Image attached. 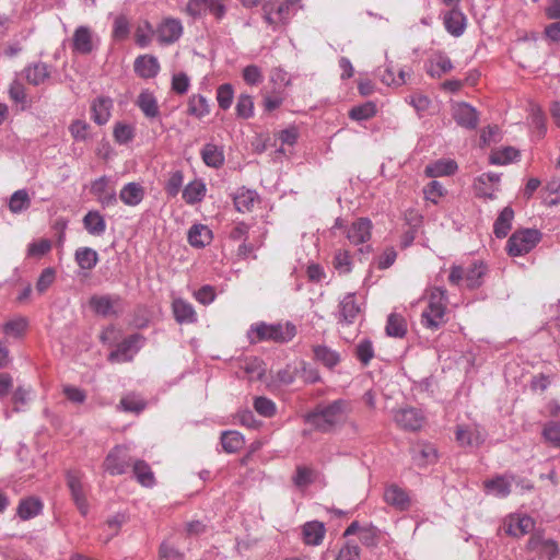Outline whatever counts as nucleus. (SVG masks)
Listing matches in <instances>:
<instances>
[{
  "instance_id": "6e6552de",
  "label": "nucleus",
  "mask_w": 560,
  "mask_h": 560,
  "mask_svg": "<svg viewBox=\"0 0 560 560\" xmlns=\"http://www.w3.org/2000/svg\"><path fill=\"white\" fill-rule=\"evenodd\" d=\"M144 338L139 334L130 335L117 345V348L108 355L110 362H129L142 348Z\"/></svg>"
},
{
  "instance_id": "f257e3e1",
  "label": "nucleus",
  "mask_w": 560,
  "mask_h": 560,
  "mask_svg": "<svg viewBox=\"0 0 560 560\" xmlns=\"http://www.w3.org/2000/svg\"><path fill=\"white\" fill-rule=\"evenodd\" d=\"M351 411L352 402L349 399L339 398L317 404L304 416V422L320 433H330L346 422Z\"/></svg>"
},
{
  "instance_id": "3c124183",
  "label": "nucleus",
  "mask_w": 560,
  "mask_h": 560,
  "mask_svg": "<svg viewBox=\"0 0 560 560\" xmlns=\"http://www.w3.org/2000/svg\"><path fill=\"white\" fill-rule=\"evenodd\" d=\"M236 115L238 118L248 119L254 115V101L248 94H241L236 103Z\"/></svg>"
},
{
  "instance_id": "0eeeda50",
  "label": "nucleus",
  "mask_w": 560,
  "mask_h": 560,
  "mask_svg": "<svg viewBox=\"0 0 560 560\" xmlns=\"http://www.w3.org/2000/svg\"><path fill=\"white\" fill-rule=\"evenodd\" d=\"M291 5L287 0H268L262 4V13L265 22L273 30L279 25L287 24L290 19Z\"/></svg>"
},
{
  "instance_id": "f3484780",
  "label": "nucleus",
  "mask_w": 560,
  "mask_h": 560,
  "mask_svg": "<svg viewBox=\"0 0 560 560\" xmlns=\"http://www.w3.org/2000/svg\"><path fill=\"white\" fill-rule=\"evenodd\" d=\"M68 487L71 492V497L79 509L80 513L85 516L89 512V504L86 502L85 492L83 489V485L79 478V476L74 472H69L67 475Z\"/></svg>"
},
{
  "instance_id": "c9c22d12",
  "label": "nucleus",
  "mask_w": 560,
  "mask_h": 560,
  "mask_svg": "<svg viewBox=\"0 0 560 560\" xmlns=\"http://www.w3.org/2000/svg\"><path fill=\"white\" fill-rule=\"evenodd\" d=\"M132 471L138 480L144 487H152L155 482L154 474L151 467L142 459L132 463Z\"/></svg>"
},
{
  "instance_id": "a211bd4d",
  "label": "nucleus",
  "mask_w": 560,
  "mask_h": 560,
  "mask_svg": "<svg viewBox=\"0 0 560 560\" xmlns=\"http://www.w3.org/2000/svg\"><path fill=\"white\" fill-rule=\"evenodd\" d=\"M133 69L140 78L152 79L158 75L160 71V63L156 57L143 55L136 58Z\"/></svg>"
},
{
  "instance_id": "2f4dec72",
  "label": "nucleus",
  "mask_w": 560,
  "mask_h": 560,
  "mask_svg": "<svg viewBox=\"0 0 560 560\" xmlns=\"http://www.w3.org/2000/svg\"><path fill=\"white\" fill-rule=\"evenodd\" d=\"M514 219V211L511 207H505L498 215L493 224V233L498 238L505 237L511 228Z\"/></svg>"
},
{
  "instance_id": "c85d7f7f",
  "label": "nucleus",
  "mask_w": 560,
  "mask_h": 560,
  "mask_svg": "<svg viewBox=\"0 0 560 560\" xmlns=\"http://www.w3.org/2000/svg\"><path fill=\"white\" fill-rule=\"evenodd\" d=\"M457 164L453 160H439L428 164L424 168L427 177L434 178L440 176H448L456 172Z\"/></svg>"
},
{
  "instance_id": "79ce46f5",
  "label": "nucleus",
  "mask_w": 560,
  "mask_h": 560,
  "mask_svg": "<svg viewBox=\"0 0 560 560\" xmlns=\"http://www.w3.org/2000/svg\"><path fill=\"white\" fill-rule=\"evenodd\" d=\"M188 114L197 118H202L210 113L209 104L203 95H191L188 101Z\"/></svg>"
},
{
  "instance_id": "a878e982",
  "label": "nucleus",
  "mask_w": 560,
  "mask_h": 560,
  "mask_svg": "<svg viewBox=\"0 0 560 560\" xmlns=\"http://www.w3.org/2000/svg\"><path fill=\"white\" fill-rule=\"evenodd\" d=\"M258 200V194L255 190L242 187L234 194L233 202L238 212H250L255 202Z\"/></svg>"
},
{
  "instance_id": "aec40b11",
  "label": "nucleus",
  "mask_w": 560,
  "mask_h": 560,
  "mask_svg": "<svg viewBox=\"0 0 560 560\" xmlns=\"http://www.w3.org/2000/svg\"><path fill=\"white\" fill-rule=\"evenodd\" d=\"M136 105L142 112V114L150 120L160 117V107L158 100L152 92L143 90L136 100Z\"/></svg>"
},
{
  "instance_id": "423d86ee",
  "label": "nucleus",
  "mask_w": 560,
  "mask_h": 560,
  "mask_svg": "<svg viewBox=\"0 0 560 560\" xmlns=\"http://www.w3.org/2000/svg\"><path fill=\"white\" fill-rule=\"evenodd\" d=\"M90 192L94 196L102 208L113 207L117 203L116 183L106 175H103L91 183Z\"/></svg>"
},
{
  "instance_id": "1a4fd4ad",
  "label": "nucleus",
  "mask_w": 560,
  "mask_h": 560,
  "mask_svg": "<svg viewBox=\"0 0 560 560\" xmlns=\"http://www.w3.org/2000/svg\"><path fill=\"white\" fill-rule=\"evenodd\" d=\"M186 12L194 19L209 13L217 20H222L226 13V7L222 0H188Z\"/></svg>"
},
{
  "instance_id": "6e6d98bb",
  "label": "nucleus",
  "mask_w": 560,
  "mask_h": 560,
  "mask_svg": "<svg viewBox=\"0 0 560 560\" xmlns=\"http://www.w3.org/2000/svg\"><path fill=\"white\" fill-rule=\"evenodd\" d=\"M254 408L257 413L266 418L275 416L277 411L276 404L271 399L264 396L256 397L254 399Z\"/></svg>"
},
{
  "instance_id": "603ef678",
  "label": "nucleus",
  "mask_w": 560,
  "mask_h": 560,
  "mask_svg": "<svg viewBox=\"0 0 560 560\" xmlns=\"http://www.w3.org/2000/svg\"><path fill=\"white\" fill-rule=\"evenodd\" d=\"M234 98V90L230 83L220 85L217 90V101L221 109L226 110L231 107Z\"/></svg>"
},
{
  "instance_id": "864d4df0",
  "label": "nucleus",
  "mask_w": 560,
  "mask_h": 560,
  "mask_svg": "<svg viewBox=\"0 0 560 560\" xmlns=\"http://www.w3.org/2000/svg\"><path fill=\"white\" fill-rule=\"evenodd\" d=\"M183 183L184 174L180 170H176L170 173L164 189L170 197H176L183 186Z\"/></svg>"
},
{
  "instance_id": "e2e57ef3",
  "label": "nucleus",
  "mask_w": 560,
  "mask_h": 560,
  "mask_svg": "<svg viewBox=\"0 0 560 560\" xmlns=\"http://www.w3.org/2000/svg\"><path fill=\"white\" fill-rule=\"evenodd\" d=\"M129 21L125 15H119L114 21L113 35L116 39H125L129 34Z\"/></svg>"
},
{
  "instance_id": "680f3d73",
  "label": "nucleus",
  "mask_w": 560,
  "mask_h": 560,
  "mask_svg": "<svg viewBox=\"0 0 560 560\" xmlns=\"http://www.w3.org/2000/svg\"><path fill=\"white\" fill-rule=\"evenodd\" d=\"M299 368L287 365L277 372V381L282 385H291L299 376Z\"/></svg>"
},
{
  "instance_id": "58836bf2",
  "label": "nucleus",
  "mask_w": 560,
  "mask_h": 560,
  "mask_svg": "<svg viewBox=\"0 0 560 560\" xmlns=\"http://www.w3.org/2000/svg\"><path fill=\"white\" fill-rule=\"evenodd\" d=\"M245 441L243 435L237 431H224L221 434V444L226 453H235L240 451Z\"/></svg>"
},
{
  "instance_id": "f704fd0d",
  "label": "nucleus",
  "mask_w": 560,
  "mask_h": 560,
  "mask_svg": "<svg viewBox=\"0 0 560 560\" xmlns=\"http://www.w3.org/2000/svg\"><path fill=\"white\" fill-rule=\"evenodd\" d=\"M385 330L389 337L402 338L407 334V322L405 317L397 313L389 314Z\"/></svg>"
},
{
  "instance_id": "72a5a7b5",
  "label": "nucleus",
  "mask_w": 560,
  "mask_h": 560,
  "mask_svg": "<svg viewBox=\"0 0 560 560\" xmlns=\"http://www.w3.org/2000/svg\"><path fill=\"white\" fill-rule=\"evenodd\" d=\"M313 352L314 358L328 369L335 368L340 362L339 353L327 346H315Z\"/></svg>"
},
{
  "instance_id": "4468645a",
  "label": "nucleus",
  "mask_w": 560,
  "mask_h": 560,
  "mask_svg": "<svg viewBox=\"0 0 560 560\" xmlns=\"http://www.w3.org/2000/svg\"><path fill=\"white\" fill-rule=\"evenodd\" d=\"M383 498L388 505L397 511L408 510L411 503L407 491L395 483L385 488Z\"/></svg>"
},
{
  "instance_id": "de8ad7c7",
  "label": "nucleus",
  "mask_w": 560,
  "mask_h": 560,
  "mask_svg": "<svg viewBox=\"0 0 560 560\" xmlns=\"http://www.w3.org/2000/svg\"><path fill=\"white\" fill-rule=\"evenodd\" d=\"M31 205V199L25 189L16 190L9 200V209L13 213H20L27 209Z\"/></svg>"
},
{
  "instance_id": "bb28decb",
  "label": "nucleus",
  "mask_w": 560,
  "mask_h": 560,
  "mask_svg": "<svg viewBox=\"0 0 560 560\" xmlns=\"http://www.w3.org/2000/svg\"><path fill=\"white\" fill-rule=\"evenodd\" d=\"M188 242L192 247L202 248L212 241V231L205 224H194L188 231Z\"/></svg>"
},
{
  "instance_id": "052dcab7",
  "label": "nucleus",
  "mask_w": 560,
  "mask_h": 560,
  "mask_svg": "<svg viewBox=\"0 0 560 560\" xmlns=\"http://www.w3.org/2000/svg\"><path fill=\"white\" fill-rule=\"evenodd\" d=\"M357 357L364 365L369 364V362L372 360L374 357V349L372 342L369 339H363L358 343Z\"/></svg>"
},
{
  "instance_id": "ddd939ff",
  "label": "nucleus",
  "mask_w": 560,
  "mask_h": 560,
  "mask_svg": "<svg viewBox=\"0 0 560 560\" xmlns=\"http://www.w3.org/2000/svg\"><path fill=\"white\" fill-rule=\"evenodd\" d=\"M453 118L463 128L472 130L478 126L479 115L475 107L468 103H457L453 107Z\"/></svg>"
},
{
  "instance_id": "6ab92c4d",
  "label": "nucleus",
  "mask_w": 560,
  "mask_h": 560,
  "mask_svg": "<svg viewBox=\"0 0 560 560\" xmlns=\"http://www.w3.org/2000/svg\"><path fill=\"white\" fill-rule=\"evenodd\" d=\"M172 312L178 324H194L197 322V313L194 306L184 299L173 300Z\"/></svg>"
},
{
  "instance_id": "cd10ccee",
  "label": "nucleus",
  "mask_w": 560,
  "mask_h": 560,
  "mask_svg": "<svg viewBox=\"0 0 560 560\" xmlns=\"http://www.w3.org/2000/svg\"><path fill=\"white\" fill-rule=\"evenodd\" d=\"M339 308V320L347 324L353 323L360 312V307L357 304L355 295L353 293L347 294L340 301Z\"/></svg>"
},
{
  "instance_id": "13d9d810",
  "label": "nucleus",
  "mask_w": 560,
  "mask_h": 560,
  "mask_svg": "<svg viewBox=\"0 0 560 560\" xmlns=\"http://www.w3.org/2000/svg\"><path fill=\"white\" fill-rule=\"evenodd\" d=\"M90 125L82 119L73 120L69 126V132L75 141H85L90 136Z\"/></svg>"
},
{
  "instance_id": "4c0bfd02",
  "label": "nucleus",
  "mask_w": 560,
  "mask_h": 560,
  "mask_svg": "<svg viewBox=\"0 0 560 560\" xmlns=\"http://www.w3.org/2000/svg\"><path fill=\"white\" fill-rule=\"evenodd\" d=\"M28 322L25 317L18 316L2 325V331L7 337L21 338L24 336Z\"/></svg>"
},
{
  "instance_id": "7ed1b4c3",
  "label": "nucleus",
  "mask_w": 560,
  "mask_h": 560,
  "mask_svg": "<svg viewBox=\"0 0 560 560\" xmlns=\"http://www.w3.org/2000/svg\"><path fill=\"white\" fill-rule=\"evenodd\" d=\"M295 335L294 326L287 324L268 325L265 323L252 326L248 331V338L252 342H258L262 340H272L277 342H285L291 340Z\"/></svg>"
},
{
  "instance_id": "5fc2aeb1",
  "label": "nucleus",
  "mask_w": 560,
  "mask_h": 560,
  "mask_svg": "<svg viewBox=\"0 0 560 560\" xmlns=\"http://www.w3.org/2000/svg\"><path fill=\"white\" fill-rule=\"evenodd\" d=\"M115 141L119 144H127L135 137V130L130 125L117 122L113 131Z\"/></svg>"
},
{
  "instance_id": "ea45409f",
  "label": "nucleus",
  "mask_w": 560,
  "mask_h": 560,
  "mask_svg": "<svg viewBox=\"0 0 560 560\" xmlns=\"http://www.w3.org/2000/svg\"><path fill=\"white\" fill-rule=\"evenodd\" d=\"M206 195V186L202 182H191L183 190V199L188 205H195L202 200Z\"/></svg>"
},
{
  "instance_id": "4d7b16f0",
  "label": "nucleus",
  "mask_w": 560,
  "mask_h": 560,
  "mask_svg": "<svg viewBox=\"0 0 560 560\" xmlns=\"http://www.w3.org/2000/svg\"><path fill=\"white\" fill-rule=\"evenodd\" d=\"M90 305L95 313L103 316L109 315L113 311L112 299L107 295L92 296L90 300Z\"/></svg>"
},
{
  "instance_id": "09e8293b",
  "label": "nucleus",
  "mask_w": 560,
  "mask_h": 560,
  "mask_svg": "<svg viewBox=\"0 0 560 560\" xmlns=\"http://www.w3.org/2000/svg\"><path fill=\"white\" fill-rule=\"evenodd\" d=\"M456 441L462 446H477L482 442V439L477 431L458 427L456 430Z\"/></svg>"
},
{
  "instance_id": "9b49d317",
  "label": "nucleus",
  "mask_w": 560,
  "mask_h": 560,
  "mask_svg": "<svg viewBox=\"0 0 560 560\" xmlns=\"http://www.w3.org/2000/svg\"><path fill=\"white\" fill-rule=\"evenodd\" d=\"M393 419L399 428L407 431L419 430L424 421L422 412L413 407H404L395 410Z\"/></svg>"
},
{
  "instance_id": "338daca9",
  "label": "nucleus",
  "mask_w": 560,
  "mask_h": 560,
  "mask_svg": "<svg viewBox=\"0 0 560 560\" xmlns=\"http://www.w3.org/2000/svg\"><path fill=\"white\" fill-rule=\"evenodd\" d=\"M243 79L249 85H256L260 83L264 79L261 70L255 66L249 65L243 70Z\"/></svg>"
},
{
  "instance_id": "f8f14e48",
  "label": "nucleus",
  "mask_w": 560,
  "mask_h": 560,
  "mask_svg": "<svg viewBox=\"0 0 560 560\" xmlns=\"http://www.w3.org/2000/svg\"><path fill=\"white\" fill-rule=\"evenodd\" d=\"M33 69L27 67L23 72L19 74V77L11 83L9 89L10 98L20 106V109L24 110L28 106V101L25 93V86L23 81L26 80L30 83H35V80H32Z\"/></svg>"
},
{
  "instance_id": "69168bd1",
  "label": "nucleus",
  "mask_w": 560,
  "mask_h": 560,
  "mask_svg": "<svg viewBox=\"0 0 560 560\" xmlns=\"http://www.w3.org/2000/svg\"><path fill=\"white\" fill-rule=\"evenodd\" d=\"M544 438L552 443L555 446H560V424L557 422H549L545 425L542 431Z\"/></svg>"
},
{
  "instance_id": "c03bdc74",
  "label": "nucleus",
  "mask_w": 560,
  "mask_h": 560,
  "mask_svg": "<svg viewBox=\"0 0 560 560\" xmlns=\"http://www.w3.org/2000/svg\"><path fill=\"white\" fill-rule=\"evenodd\" d=\"M332 266L339 275H348L352 270V257L349 250L338 249L332 259Z\"/></svg>"
},
{
  "instance_id": "bf43d9fd",
  "label": "nucleus",
  "mask_w": 560,
  "mask_h": 560,
  "mask_svg": "<svg viewBox=\"0 0 560 560\" xmlns=\"http://www.w3.org/2000/svg\"><path fill=\"white\" fill-rule=\"evenodd\" d=\"M424 198L428 201H431L432 203H438L440 198L444 196L445 189L442 186V184L438 180H431L424 188H423Z\"/></svg>"
},
{
  "instance_id": "b1692460",
  "label": "nucleus",
  "mask_w": 560,
  "mask_h": 560,
  "mask_svg": "<svg viewBox=\"0 0 560 560\" xmlns=\"http://www.w3.org/2000/svg\"><path fill=\"white\" fill-rule=\"evenodd\" d=\"M325 533L326 529L324 523L318 521L307 522L302 527L303 541L310 546L320 545Z\"/></svg>"
},
{
  "instance_id": "0e129e2a",
  "label": "nucleus",
  "mask_w": 560,
  "mask_h": 560,
  "mask_svg": "<svg viewBox=\"0 0 560 560\" xmlns=\"http://www.w3.org/2000/svg\"><path fill=\"white\" fill-rule=\"evenodd\" d=\"M299 376L306 384H314L320 381V375L317 369L311 366L310 364L302 363L301 369H299Z\"/></svg>"
},
{
  "instance_id": "393cba45",
  "label": "nucleus",
  "mask_w": 560,
  "mask_h": 560,
  "mask_svg": "<svg viewBox=\"0 0 560 560\" xmlns=\"http://www.w3.org/2000/svg\"><path fill=\"white\" fill-rule=\"evenodd\" d=\"M144 188L139 183L126 184L119 192V199L129 207H136L140 205L144 198Z\"/></svg>"
},
{
  "instance_id": "e433bc0d",
  "label": "nucleus",
  "mask_w": 560,
  "mask_h": 560,
  "mask_svg": "<svg viewBox=\"0 0 560 560\" xmlns=\"http://www.w3.org/2000/svg\"><path fill=\"white\" fill-rule=\"evenodd\" d=\"M486 273V266L481 261H476L465 269V282L470 289L478 288L482 284V278Z\"/></svg>"
},
{
  "instance_id": "49530a36",
  "label": "nucleus",
  "mask_w": 560,
  "mask_h": 560,
  "mask_svg": "<svg viewBox=\"0 0 560 560\" xmlns=\"http://www.w3.org/2000/svg\"><path fill=\"white\" fill-rule=\"evenodd\" d=\"M518 156V151L513 147H505L501 150L493 152L489 160L493 165H505L515 161Z\"/></svg>"
},
{
  "instance_id": "9d476101",
  "label": "nucleus",
  "mask_w": 560,
  "mask_h": 560,
  "mask_svg": "<svg viewBox=\"0 0 560 560\" xmlns=\"http://www.w3.org/2000/svg\"><path fill=\"white\" fill-rule=\"evenodd\" d=\"M132 463L128 447L119 445L108 453L104 462V467L105 470L113 476L122 475L128 470Z\"/></svg>"
},
{
  "instance_id": "39448f33",
  "label": "nucleus",
  "mask_w": 560,
  "mask_h": 560,
  "mask_svg": "<svg viewBox=\"0 0 560 560\" xmlns=\"http://www.w3.org/2000/svg\"><path fill=\"white\" fill-rule=\"evenodd\" d=\"M373 224L368 218H359L345 228V235L353 246H360L359 253H370L371 245L366 244L372 236Z\"/></svg>"
},
{
  "instance_id": "8fccbe9b",
  "label": "nucleus",
  "mask_w": 560,
  "mask_h": 560,
  "mask_svg": "<svg viewBox=\"0 0 560 560\" xmlns=\"http://www.w3.org/2000/svg\"><path fill=\"white\" fill-rule=\"evenodd\" d=\"M453 69V63L447 56L440 55L431 62L428 73L431 77L440 78L442 74L450 72Z\"/></svg>"
},
{
  "instance_id": "774afa93",
  "label": "nucleus",
  "mask_w": 560,
  "mask_h": 560,
  "mask_svg": "<svg viewBox=\"0 0 560 560\" xmlns=\"http://www.w3.org/2000/svg\"><path fill=\"white\" fill-rule=\"evenodd\" d=\"M360 547L355 544L347 542L338 552L336 560H359Z\"/></svg>"
},
{
  "instance_id": "2eb2a0df",
  "label": "nucleus",
  "mask_w": 560,
  "mask_h": 560,
  "mask_svg": "<svg viewBox=\"0 0 560 560\" xmlns=\"http://www.w3.org/2000/svg\"><path fill=\"white\" fill-rule=\"evenodd\" d=\"M466 22V15L458 8H452L443 15L444 27L454 37H459L464 34Z\"/></svg>"
},
{
  "instance_id": "a18cd8bd",
  "label": "nucleus",
  "mask_w": 560,
  "mask_h": 560,
  "mask_svg": "<svg viewBox=\"0 0 560 560\" xmlns=\"http://www.w3.org/2000/svg\"><path fill=\"white\" fill-rule=\"evenodd\" d=\"M376 105L373 102H365L361 105L353 106L349 110V117L357 121L368 120L375 116Z\"/></svg>"
},
{
  "instance_id": "37998d69",
  "label": "nucleus",
  "mask_w": 560,
  "mask_h": 560,
  "mask_svg": "<svg viewBox=\"0 0 560 560\" xmlns=\"http://www.w3.org/2000/svg\"><path fill=\"white\" fill-rule=\"evenodd\" d=\"M486 491L495 497L504 498L511 492V483L504 477L485 481Z\"/></svg>"
},
{
  "instance_id": "5701e85b",
  "label": "nucleus",
  "mask_w": 560,
  "mask_h": 560,
  "mask_svg": "<svg viewBox=\"0 0 560 560\" xmlns=\"http://www.w3.org/2000/svg\"><path fill=\"white\" fill-rule=\"evenodd\" d=\"M113 101L106 96H100L92 102L91 112L92 119L95 124L105 125L110 118Z\"/></svg>"
},
{
  "instance_id": "c756f323",
  "label": "nucleus",
  "mask_w": 560,
  "mask_h": 560,
  "mask_svg": "<svg viewBox=\"0 0 560 560\" xmlns=\"http://www.w3.org/2000/svg\"><path fill=\"white\" fill-rule=\"evenodd\" d=\"M534 527V521L529 516L511 517L505 526V533L513 537H520L529 533Z\"/></svg>"
},
{
  "instance_id": "7c9ffc66",
  "label": "nucleus",
  "mask_w": 560,
  "mask_h": 560,
  "mask_svg": "<svg viewBox=\"0 0 560 560\" xmlns=\"http://www.w3.org/2000/svg\"><path fill=\"white\" fill-rule=\"evenodd\" d=\"M84 229L94 236L102 235L106 230V222L104 217L96 210L89 211L83 217Z\"/></svg>"
},
{
  "instance_id": "f03ea898",
  "label": "nucleus",
  "mask_w": 560,
  "mask_h": 560,
  "mask_svg": "<svg viewBox=\"0 0 560 560\" xmlns=\"http://www.w3.org/2000/svg\"><path fill=\"white\" fill-rule=\"evenodd\" d=\"M446 290L434 288L431 291L429 303L421 314V324L429 329L436 330L446 322Z\"/></svg>"
},
{
  "instance_id": "412c9836",
  "label": "nucleus",
  "mask_w": 560,
  "mask_h": 560,
  "mask_svg": "<svg viewBox=\"0 0 560 560\" xmlns=\"http://www.w3.org/2000/svg\"><path fill=\"white\" fill-rule=\"evenodd\" d=\"M438 452L434 445L429 443H419L412 447V460L419 467H425L435 463Z\"/></svg>"
},
{
  "instance_id": "4be33fe9",
  "label": "nucleus",
  "mask_w": 560,
  "mask_h": 560,
  "mask_svg": "<svg viewBox=\"0 0 560 560\" xmlns=\"http://www.w3.org/2000/svg\"><path fill=\"white\" fill-rule=\"evenodd\" d=\"M72 49L81 55H88L93 50V36L88 26L82 25L75 28Z\"/></svg>"
},
{
  "instance_id": "20e7f679",
  "label": "nucleus",
  "mask_w": 560,
  "mask_h": 560,
  "mask_svg": "<svg viewBox=\"0 0 560 560\" xmlns=\"http://www.w3.org/2000/svg\"><path fill=\"white\" fill-rule=\"evenodd\" d=\"M541 236V232L536 229L515 231L508 240V254L517 257L529 253L540 242Z\"/></svg>"
},
{
  "instance_id": "a19ab883",
  "label": "nucleus",
  "mask_w": 560,
  "mask_h": 560,
  "mask_svg": "<svg viewBox=\"0 0 560 560\" xmlns=\"http://www.w3.org/2000/svg\"><path fill=\"white\" fill-rule=\"evenodd\" d=\"M75 261L80 268L91 270L98 261V254L90 247H81L75 252Z\"/></svg>"
},
{
  "instance_id": "473e14b6",
  "label": "nucleus",
  "mask_w": 560,
  "mask_h": 560,
  "mask_svg": "<svg viewBox=\"0 0 560 560\" xmlns=\"http://www.w3.org/2000/svg\"><path fill=\"white\" fill-rule=\"evenodd\" d=\"M200 154L203 163L209 167L219 168L224 163L223 150L213 143H207Z\"/></svg>"
},
{
  "instance_id": "dca6fc26",
  "label": "nucleus",
  "mask_w": 560,
  "mask_h": 560,
  "mask_svg": "<svg viewBox=\"0 0 560 560\" xmlns=\"http://www.w3.org/2000/svg\"><path fill=\"white\" fill-rule=\"evenodd\" d=\"M156 34L160 43L172 44L182 36L183 25L179 20L166 19L158 27Z\"/></svg>"
}]
</instances>
